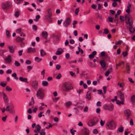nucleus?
<instances>
[{
	"mask_svg": "<svg viewBox=\"0 0 135 135\" xmlns=\"http://www.w3.org/2000/svg\"><path fill=\"white\" fill-rule=\"evenodd\" d=\"M45 129H41L40 132V135H45Z\"/></svg>",
	"mask_w": 135,
	"mask_h": 135,
	"instance_id": "nucleus-29",
	"label": "nucleus"
},
{
	"mask_svg": "<svg viewBox=\"0 0 135 135\" xmlns=\"http://www.w3.org/2000/svg\"><path fill=\"white\" fill-rule=\"evenodd\" d=\"M24 38H20V37L18 36L17 38L16 39V41L18 42H21L24 40Z\"/></svg>",
	"mask_w": 135,
	"mask_h": 135,
	"instance_id": "nucleus-20",
	"label": "nucleus"
},
{
	"mask_svg": "<svg viewBox=\"0 0 135 135\" xmlns=\"http://www.w3.org/2000/svg\"><path fill=\"white\" fill-rule=\"evenodd\" d=\"M119 96L120 98L122 101H124V97L123 94L122 93H120Z\"/></svg>",
	"mask_w": 135,
	"mask_h": 135,
	"instance_id": "nucleus-22",
	"label": "nucleus"
},
{
	"mask_svg": "<svg viewBox=\"0 0 135 135\" xmlns=\"http://www.w3.org/2000/svg\"><path fill=\"white\" fill-rule=\"evenodd\" d=\"M116 123L113 120H112L108 122L106 124L107 128L110 130L114 129L116 127Z\"/></svg>",
	"mask_w": 135,
	"mask_h": 135,
	"instance_id": "nucleus-2",
	"label": "nucleus"
},
{
	"mask_svg": "<svg viewBox=\"0 0 135 135\" xmlns=\"http://www.w3.org/2000/svg\"><path fill=\"white\" fill-rule=\"evenodd\" d=\"M62 54V52L60 51L57 50L56 53V55H61Z\"/></svg>",
	"mask_w": 135,
	"mask_h": 135,
	"instance_id": "nucleus-55",
	"label": "nucleus"
},
{
	"mask_svg": "<svg viewBox=\"0 0 135 135\" xmlns=\"http://www.w3.org/2000/svg\"><path fill=\"white\" fill-rule=\"evenodd\" d=\"M6 33L7 37L8 38H9L10 37V34L8 30H7L6 31Z\"/></svg>",
	"mask_w": 135,
	"mask_h": 135,
	"instance_id": "nucleus-44",
	"label": "nucleus"
},
{
	"mask_svg": "<svg viewBox=\"0 0 135 135\" xmlns=\"http://www.w3.org/2000/svg\"><path fill=\"white\" fill-rule=\"evenodd\" d=\"M32 29L35 31H36L37 29V26L35 25H33L32 26Z\"/></svg>",
	"mask_w": 135,
	"mask_h": 135,
	"instance_id": "nucleus-45",
	"label": "nucleus"
},
{
	"mask_svg": "<svg viewBox=\"0 0 135 135\" xmlns=\"http://www.w3.org/2000/svg\"><path fill=\"white\" fill-rule=\"evenodd\" d=\"M31 61L28 60H27L25 62V63L27 64H31Z\"/></svg>",
	"mask_w": 135,
	"mask_h": 135,
	"instance_id": "nucleus-54",
	"label": "nucleus"
},
{
	"mask_svg": "<svg viewBox=\"0 0 135 135\" xmlns=\"http://www.w3.org/2000/svg\"><path fill=\"white\" fill-rule=\"evenodd\" d=\"M104 108L107 110H109L110 111H112L113 110L114 107L113 104H112L108 105L107 104H105L103 105Z\"/></svg>",
	"mask_w": 135,
	"mask_h": 135,
	"instance_id": "nucleus-7",
	"label": "nucleus"
},
{
	"mask_svg": "<svg viewBox=\"0 0 135 135\" xmlns=\"http://www.w3.org/2000/svg\"><path fill=\"white\" fill-rule=\"evenodd\" d=\"M34 100L33 97L31 98V100L29 103V105L31 106L33 105L34 104Z\"/></svg>",
	"mask_w": 135,
	"mask_h": 135,
	"instance_id": "nucleus-27",
	"label": "nucleus"
},
{
	"mask_svg": "<svg viewBox=\"0 0 135 135\" xmlns=\"http://www.w3.org/2000/svg\"><path fill=\"white\" fill-rule=\"evenodd\" d=\"M79 8H76L75 9V13L76 15H78V13L79 12Z\"/></svg>",
	"mask_w": 135,
	"mask_h": 135,
	"instance_id": "nucleus-48",
	"label": "nucleus"
},
{
	"mask_svg": "<svg viewBox=\"0 0 135 135\" xmlns=\"http://www.w3.org/2000/svg\"><path fill=\"white\" fill-rule=\"evenodd\" d=\"M103 89L104 94H105L106 92L107 87L105 86H104L103 87Z\"/></svg>",
	"mask_w": 135,
	"mask_h": 135,
	"instance_id": "nucleus-58",
	"label": "nucleus"
},
{
	"mask_svg": "<svg viewBox=\"0 0 135 135\" xmlns=\"http://www.w3.org/2000/svg\"><path fill=\"white\" fill-rule=\"evenodd\" d=\"M105 123V121H103L102 119L100 120V124L102 126H103Z\"/></svg>",
	"mask_w": 135,
	"mask_h": 135,
	"instance_id": "nucleus-59",
	"label": "nucleus"
},
{
	"mask_svg": "<svg viewBox=\"0 0 135 135\" xmlns=\"http://www.w3.org/2000/svg\"><path fill=\"white\" fill-rule=\"evenodd\" d=\"M36 129L37 131H39L41 129V127L39 124H37L36 127Z\"/></svg>",
	"mask_w": 135,
	"mask_h": 135,
	"instance_id": "nucleus-33",
	"label": "nucleus"
},
{
	"mask_svg": "<svg viewBox=\"0 0 135 135\" xmlns=\"http://www.w3.org/2000/svg\"><path fill=\"white\" fill-rule=\"evenodd\" d=\"M89 130L86 128H82L80 132L81 135H89Z\"/></svg>",
	"mask_w": 135,
	"mask_h": 135,
	"instance_id": "nucleus-8",
	"label": "nucleus"
},
{
	"mask_svg": "<svg viewBox=\"0 0 135 135\" xmlns=\"http://www.w3.org/2000/svg\"><path fill=\"white\" fill-rule=\"evenodd\" d=\"M61 66L59 64H57L56 66V68L57 70H59L61 68Z\"/></svg>",
	"mask_w": 135,
	"mask_h": 135,
	"instance_id": "nucleus-50",
	"label": "nucleus"
},
{
	"mask_svg": "<svg viewBox=\"0 0 135 135\" xmlns=\"http://www.w3.org/2000/svg\"><path fill=\"white\" fill-rule=\"evenodd\" d=\"M101 103L100 101H98L96 105L97 106H101Z\"/></svg>",
	"mask_w": 135,
	"mask_h": 135,
	"instance_id": "nucleus-64",
	"label": "nucleus"
},
{
	"mask_svg": "<svg viewBox=\"0 0 135 135\" xmlns=\"http://www.w3.org/2000/svg\"><path fill=\"white\" fill-rule=\"evenodd\" d=\"M104 32L105 34H107L109 33V31L108 29L106 28L104 30Z\"/></svg>",
	"mask_w": 135,
	"mask_h": 135,
	"instance_id": "nucleus-57",
	"label": "nucleus"
},
{
	"mask_svg": "<svg viewBox=\"0 0 135 135\" xmlns=\"http://www.w3.org/2000/svg\"><path fill=\"white\" fill-rule=\"evenodd\" d=\"M15 65L16 66H18L20 65V64L17 61H15Z\"/></svg>",
	"mask_w": 135,
	"mask_h": 135,
	"instance_id": "nucleus-39",
	"label": "nucleus"
},
{
	"mask_svg": "<svg viewBox=\"0 0 135 135\" xmlns=\"http://www.w3.org/2000/svg\"><path fill=\"white\" fill-rule=\"evenodd\" d=\"M124 102L123 101H120L119 100H117L116 101V103L118 105H120L121 104H124Z\"/></svg>",
	"mask_w": 135,
	"mask_h": 135,
	"instance_id": "nucleus-36",
	"label": "nucleus"
},
{
	"mask_svg": "<svg viewBox=\"0 0 135 135\" xmlns=\"http://www.w3.org/2000/svg\"><path fill=\"white\" fill-rule=\"evenodd\" d=\"M118 130L119 132H122L123 131V128L121 126L120 128H118Z\"/></svg>",
	"mask_w": 135,
	"mask_h": 135,
	"instance_id": "nucleus-40",
	"label": "nucleus"
},
{
	"mask_svg": "<svg viewBox=\"0 0 135 135\" xmlns=\"http://www.w3.org/2000/svg\"><path fill=\"white\" fill-rule=\"evenodd\" d=\"M71 104V102L69 101L66 102V105L67 107H69Z\"/></svg>",
	"mask_w": 135,
	"mask_h": 135,
	"instance_id": "nucleus-43",
	"label": "nucleus"
},
{
	"mask_svg": "<svg viewBox=\"0 0 135 135\" xmlns=\"http://www.w3.org/2000/svg\"><path fill=\"white\" fill-rule=\"evenodd\" d=\"M20 80L22 82H26L27 83H28V82L27 81V79L26 78H23V77H20L19 78Z\"/></svg>",
	"mask_w": 135,
	"mask_h": 135,
	"instance_id": "nucleus-16",
	"label": "nucleus"
},
{
	"mask_svg": "<svg viewBox=\"0 0 135 135\" xmlns=\"http://www.w3.org/2000/svg\"><path fill=\"white\" fill-rule=\"evenodd\" d=\"M108 18V21L109 22H113V19L112 17H109Z\"/></svg>",
	"mask_w": 135,
	"mask_h": 135,
	"instance_id": "nucleus-53",
	"label": "nucleus"
},
{
	"mask_svg": "<svg viewBox=\"0 0 135 135\" xmlns=\"http://www.w3.org/2000/svg\"><path fill=\"white\" fill-rule=\"evenodd\" d=\"M117 3L115 2H114L112 3V6L114 7H115L117 6Z\"/></svg>",
	"mask_w": 135,
	"mask_h": 135,
	"instance_id": "nucleus-60",
	"label": "nucleus"
},
{
	"mask_svg": "<svg viewBox=\"0 0 135 135\" xmlns=\"http://www.w3.org/2000/svg\"><path fill=\"white\" fill-rule=\"evenodd\" d=\"M124 113L125 115L127 116V119H128L131 114L130 110L129 109H126L125 110Z\"/></svg>",
	"mask_w": 135,
	"mask_h": 135,
	"instance_id": "nucleus-12",
	"label": "nucleus"
},
{
	"mask_svg": "<svg viewBox=\"0 0 135 135\" xmlns=\"http://www.w3.org/2000/svg\"><path fill=\"white\" fill-rule=\"evenodd\" d=\"M52 99L54 102H56L57 100L59 99V97L52 98Z\"/></svg>",
	"mask_w": 135,
	"mask_h": 135,
	"instance_id": "nucleus-38",
	"label": "nucleus"
},
{
	"mask_svg": "<svg viewBox=\"0 0 135 135\" xmlns=\"http://www.w3.org/2000/svg\"><path fill=\"white\" fill-rule=\"evenodd\" d=\"M11 3L10 2L8 1H6L2 3L1 7L3 9H4L11 6Z\"/></svg>",
	"mask_w": 135,
	"mask_h": 135,
	"instance_id": "nucleus-6",
	"label": "nucleus"
},
{
	"mask_svg": "<svg viewBox=\"0 0 135 135\" xmlns=\"http://www.w3.org/2000/svg\"><path fill=\"white\" fill-rule=\"evenodd\" d=\"M123 55L124 57H126L128 55L127 52L126 51L123 52Z\"/></svg>",
	"mask_w": 135,
	"mask_h": 135,
	"instance_id": "nucleus-46",
	"label": "nucleus"
},
{
	"mask_svg": "<svg viewBox=\"0 0 135 135\" xmlns=\"http://www.w3.org/2000/svg\"><path fill=\"white\" fill-rule=\"evenodd\" d=\"M6 110L11 114H15V113L14 106L12 104L9 103L7 104Z\"/></svg>",
	"mask_w": 135,
	"mask_h": 135,
	"instance_id": "nucleus-5",
	"label": "nucleus"
},
{
	"mask_svg": "<svg viewBox=\"0 0 135 135\" xmlns=\"http://www.w3.org/2000/svg\"><path fill=\"white\" fill-rule=\"evenodd\" d=\"M42 60V59L40 58L37 57H36L35 58V60L38 62H39L40 61Z\"/></svg>",
	"mask_w": 135,
	"mask_h": 135,
	"instance_id": "nucleus-31",
	"label": "nucleus"
},
{
	"mask_svg": "<svg viewBox=\"0 0 135 135\" xmlns=\"http://www.w3.org/2000/svg\"><path fill=\"white\" fill-rule=\"evenodd\" d=\"M27 68L28 69L27 70V71L28 72L30 71V70L32 68V67L30 66H27Z\"/></svg>",
	"mask_w": 135,
	"mask_h": 135,
	"instance_id": "nucleus-56",
	"label": "nucleus"
},
{
	"mask_svg": "<svg viewBox=\"0 0 135 135\" xmlns=\"http://www.w3.org/2000/svg\"><path fill=\"white\" fill-rule=\"evenodd\" d=\"M21 30L22 29L21 28L18 29L16 30V33H21Z\"/></svg>",
	"mask_w": 135,
	"mask_h": 135,
	"instance_id": "nucleus-41",
	"label": "nucleus"
},
{
	"mask_svg": "<svg viewBox=\"0 0 135 135\" xmlns=\"http://www.w3.org/2000/svg\"><path fill=\"white\" fill-rule=\"evenodd\" d=\"M131 17L129 16V14L126 15L125 16V19L126 21V23L128 24L130 26L129 28L130 32L132 33H133L135 31V29L132 27L133 21V20L131 19Z\"/></svg>",
	"mask_w": 135,
	"mask_h": 135,
	"instance_id": "nucleus-1",
	"label": "nucleus"
},
{
	"mask_svg": "<svg viewBox=\"0 0 135 135\" xmlns=\"http://www.w3.org/2000/svg\"><path fill=\"white\" fill-rule=\"evenodd\" d=\"M121 65V63H119L118 64H117L116 65V68L117 69H118V67L119 66H120Z\"/></svg>",
	"mask_w": 135,
	"mask_h": 135,
	"instance_id": "nucleus-51",
	"label": "nucleus"
},
{
	"mask_svg": "<svg viewBox=\"0 0 135 135\" xmlns=\"http://www.w3.org/2000/svg\"><path fill=\"white\" fill-rule=\"evenodd\" d=\"M131 101L132 102H135V95H133L131 98Z\"/></svg>",
	"mask_w": 135,
	"mask_h": 135,
	"instance_id": "nucleus-37",
	"label": "nucleus"
},
{
	"mask_svg": "<svg viewBox=\"0 0 135 135\" xmlns=\"http://www.w3.org/2000/svg\"><path fill=\"white\" fill-rule=\"evenodd\" d=\"M15 3L17 4L21 3L23 2L24 0H14Z\"/></svg>",
	"mask_w": 135,
	"mask_h": 135,
	"instance_id": "nucleus-25",
	"label": "nucleus"
},
{
	"mask_svg": "<svg viewBox=\"0 0 135 135\" xmlns=\"http://www.w3.org/2000/svg\"><path fill=\"white\" fill-rule=\"evenodd\" d=\"M109 70H108L106 71L105 73V75L106 76H108L109 75V73L112 71V68H110Z\"/></svg>",
	"mask_w": 135,
	"mask_h": 135,
	"instance_id": "nucleus-26",
	"label": "nucleus"
},
{
	"mask_svg": "<svg viewBox=\"0 0 135 135\" xmlns=\"http://www.w3.org/2000/svg\"><path fill=\"white\" fill-rule=\"evenodd\" d=\"M5 60L8 62H11L12 61L11 56L9 55H8V57L6 58L5 59Z\"/></svg>",
	"mask_w": 135,
	"mask_h": 135,
	"instance_id": "nucleus-21",
	"label": "nucleus"
},
{
	"mask_svg": "<svg viewBox=\"0 0 135 135\" xmlns=\"http://www.w3.org/2000/svg\"><path fill=\"white\" fill-rule=\"evenodd\" d=\"M12 76L14 77V79L16 80H17L18 79V77L17 76V74L16 73H14L12 75Z\"/></svg>",
	"mask_w": 135,
	"mask_h": 135,
	"instance_id": "nucleus-30",
	"label": "nucleus"
},
{
	"mask_svg": "<svg viewBox=\"0 0 135 135\" xmlns=\"http://www.w3.org/2000/svg\"><path fill=\"white\" fill-rule=\"evenodd\" d=\"M42 35L43 37L45 38L46 39L47 37L48 33L47 32L44 31L42 32Z\"/></svg>",
	"mask_w": 135,
	"mask_h": 135,
	"instance_id": "nucleus-17",
	"label": "nucleus"
},
{
	"mask_svg": "<svg viewBox=\"0 0 135 135\" xmlns=\"http://www.w3.org/2000/svg\"><path fill=\"white\" fill-rule=\"evenodd\" d=\"M3 99L4 102L5 103H7L8 101V99L7 96L3 93Z\"/></svg>",
	"mask_w": 135,
	"mask_h": 135,
	"instance_id": "nucleus-15",
	"label": "nucleus"
},
{
	"mask_svg": "<svg viewBox=\"0 0 135 135\" xmlns=\"http://www.w3.org/2000/svg\"><path fill=\"white\" fill-rule=\"evenodd\" d=\"M32 86L34 89H37L38 87V81L36 80L33 81L32 83Z\"/></svg>",
	"mask_w": 135,
	"mask_h": 135,
	"instance_id": "nucleus-11",
	"label": "nucleus"
},
{
	"mask_svg": "<svg viewBox=\"0 0 135 135\" xmlns=\"http://www.w3.org/2000/svg\"><path fill=\"white\" fill-rule=\"evenodd\" d=\"M73 89V87L70 82H65L63 84L62 86V90L65 91H69Z\"/></svg>",
	"mask_w": 135,
	"mask_h": 135,
	"instance_id": "nucleus-3",
	"label": "nucleus"
},
{
	"mask_svg": "<svg viewBox=\"0 0 135 135\" xmlns=\"http://www.w3.org/2000/svg\"><path fill=\"white\" fill-rule=\"evenodd\" d=\"M47 15H52V11L51 9L49 8L48 9L47 11Z\"/></svg>",
	"mask_w": 135,
	"mask_h": 135,
	"instance_id": "nucleus-32",
	"label": "nucleus"
},
{
	"mask_svg": "<svg viewBox=\"0 0 135 135\" xmlns=\"http://www.w3.org/2000/svg\"><path fill=\"white\" fill-rule=\"evenodd\" d=\"M123 42V41L122 40H120L118 41L115 42V44L116 45H118L119 44H120Z\"/></svg>",
	"mask_w": 135,
	"mask_h": 135,
	"instance_id": "nucleus-42",
	"label": "nucleus"
},
{
	"mask_svg": "<svg viewBox=\"0 0 135 135\" xmlns=\"http://www.w3.org/2000/svg\"><path fill=\"white\" fill-rule=\"evenodd\" d=\"M36 95L38 99H43L45 95V90L42 88H39L37 91Z\"/></svg>",
	"mask_w": 135,
	"mask_h": 135,
	"instance_id": "nucleus-4",
	"label": "nucleus"
},
{
	"mask_svg": "<svg viewBox=\"0 0 135 135\" xmlns=\"http://www.w3.org/2000/svg\"><path fill=\"white\" fill-rule=\"evenodd\" d=\"M7 117V115H6L5 117H3L2 118V120L4 122H5Z\"/></svg>",
	"mask_w": 135,
	"mask_h": 135,
	"instance_id": "nucleus-62",
	"label": "nucleus"
},
{
	"mask_svg": "<svg viewBox=\"0 0 135 135\" xmlns=\"http://www.w3.org/2000/svg\"><path fill=\"white\" fill-rule=\"evenodd\" d=\"M45 19L50 22H51L52 21V19L51 17V15H47L45 17Z\"/></svg>",
	"mask_w": 135,
	"mask_h": 135,
	"instance_id": "nucleus-14",
	"label": "nucleus"
},
{
	"mask_svg": "<svg viewBox=\"0 0 135 135\" xmlns=\"http://www.w3.org/2000/svg\"><path fill=\"white\" fill-rule=\"evenodd\" d=\"M42 84L43 86H47L48 84V83L46 81H42Z\"/></svg>",
	"mask_w": 135,
	"mask_h": 135,
	"instance_id": "nucleus-28",
	"label": "nucleus"
},
{
	"mask_svg": "<svg viewBox=\"0 0 135 135\" xmlns=\"http://www.w3.org/2000/svg\"><path fill=\"white\" fill-rule=\"evenodd\" d=\"M88 107H85L84 109V112H87L88 111Z\"/></svg>",
	"mask_w": 135,
	"mask_h": 135,
	"instance_id": "nucleus-49",
	"label": "nucleus"
},
{
	"mask_svg": "<svg viewBox=\"0 0 135 135\" xmlns=\"http://www.w3.org/2000/svg\"><path fill=\"white\" fill-rule=\"evenodd\" d=\"M61 76V74L60 73H59V74L56 77V79H60Z\"/></svg>",
	"mask_w": 135,
	"mask_h": 135,
	"instance_id": "nucleus-63",
	"label": "nucleus"
},
{
	"mask_svg": "<svg viewBox=\"0 0 135 135\" xmlns=\"http://www.w3.org/2000/svg\"><path fill=\"white\" fill-rule=\"evenodd\" d=\"M20 15V13L18 11H16L15 13V16L16 17H18Z\"/></svg>",
	"mask_w": 135,
	"mask_h": 135,
	"instance_id": "nucleus-35",
	"label": "nucleus"
},
{
	"mask_svg": "<svg viewBox=\"0 0 135 135\" xmlns=\"http://www.w3.org/2000/svg\"><path fill=\"white\" fill-rule=\"evenodd\" d=\"M10 52L11 53H13L14 52V49L12 46H8Z\"/></svg>",
	"mask_w": 135,
	"mask_h": 135,
	"instance_id": "nucleus-19",
	"label": "nucleus"
},
{
	"mask_svg": "<svg viewBox=\"0 0 135 135\" xmlns=\"http://www.w3.org/2000/svg\"><path fill=\"white\" fill-rule=\"evenodd\" d=\"M40 55L41 56H44L46 55V53L42 49L40 50Z\"/></svg>",
	"mask_w": 135,
	"mask_h": 135,
	"instance_id": "nucleus-23",
	"label": "nucleus"
},
{
	"mask_svg": "<svg viewBox=\"0 0 135 135\" xmlns=\"http://www.w3.org/2000/svg\"><path fill=\"white\" fill-rule=\"evenodd\" d=\"M6 90L7 91H12V89L8 86H7L6 87Z\"/></svg>",
	"mask_w": 135,
	"mask_h": 135,
	"instance_id": "nucleus-34",
	"label": "nucleus"
},
{
	"mask_svg": "<svg viewBox=\"0 0 135 135\" xmlns=\"http://www.w3.org/2000/svg\"><path fill=\"white\" fill-rule=\"evenodd\" d=\"M23 50H20L19 51H18V55L19 56H21L22 55V53L23 52Z\"/></svg>",
	"mask_w": 135,
	"mask_h": 135,
	"instance_id": "nucleus-61",
	"label": "nucleus"
},
{
	"mask_svg": "<svg viewBox=\"0 0 135 135\" xmlns=\"http://www.w3.org/2000/svg\"><path fill=\"white\" fill-rule=\"evenodd\" d=\"M130 66L128 64H126V69L127 73H129L130 72Z\"/></svg>",
	"mask_w": 135,
	"mask_h": 135,
	"instance_id": "nucleus-24",
	"label": "nucleus"
},
{
	"mask_svg": "<svg viewBox=\"0 0 135 135\" xmlns=\"http://www.w3.org/2000/svg\"><path fill=\"white\" fill-rule=\"evenodd\" d=\"M36 49L34 48H32L31 47L28 48L27 50L28 53H33L36 52Z\"/></svg>",
	"mask_w": 135,
	"mask_h": 135,
	"instance_id": "nucleus-13",
	"label": "nucleus"
},
{
	"mask_svg": "<svg viewBox=\"0 0 135 135\" xmlns=\"http://www.w3.org/2000/svg\"><path fill=\"white\" fill-rule=\"evenodd\" d=\"M7 85L6 83H5L4 82H1L0 83V85L3 87H5Z\"/></svg>",
	"mask_w": 135,
	"mask_h": 135,
	"instance_id": "nucleus-52",
	"label": "nucleus"
},
{
	"mask_svg": "<svg viewBox=\"0 0 135 135\" xmlns=\"http://www.w3.org/2000/svg\"><path fill=\"white\" fill-rule=\"evenodd\" d=\"M98 119L96 117H95L91 119L89 121L91 126H93L96 124L98 121Z\"/></svg>",
	"mask_w": 135,
	"mask_h": 135,
	"instance_id": "nucleus-10",
	"label": "nucleus"
},
{
	"mask_svg": "<svg viewBox=\"0 0 135 135\" xmlns=\"http://www.w3.org/2000/svg\"><path fill=\"white\" fill-rule=\"evenodd\" d=\"M100 65L102 67L104 68L106 66L105 62L104 60H101L100 61Z\"/></svg>",
	"mask_w": 135,
	"mask_h": 135,
	"instance_id": "nucleus-18",
	"label": "nucleus"
},
{
	"mask_svg": "<svg viewBox=\"0 0 135 135\" xmlns=\"http://www.w3.org/2000/svg\"><path fill=\"white\" fill-rule=\"evenodd\" d=\"M86 98L88 100H90L91 99V97L90 94H89L88 95H86Z\"/></svg>",
	"mask_w": 135,
	"mask_h": 135,
	"instance_id": "nucleus-47",
	"label": "nucleus"
},
{
	"mask_svg": "<svg viewBox=\"0 0 135 135\" xmlns=\"http://www.w3.org/2000/svg\"><path fill=\"white\" fill-rule=\"evenodd\" d=\"M71 20L69 17L67 18L63 23V26L65 27H67L70 24Z\"/></svg>",
	"mask_w": 135,
	"mask_h": 135,
	"instance_id": "nucleus-9",
	"label": "nucleus"
}]
</instances>
